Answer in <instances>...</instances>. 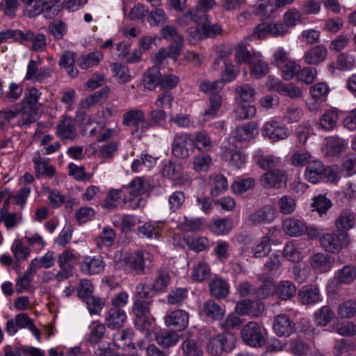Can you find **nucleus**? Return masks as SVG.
Segmentation results:
<instances>
[{
  "label": "nucleus",
  "instance_id": "40",
  "mask_svg": "<svg viewBox=\"0 0 356 356\" xmlns=\"http://www.w3.org/2000/svg\"><path fill=\"white\" fill-rule=\"evenodd\" d=\"M192 141L193 146L200 152L209 151L212 147L211 138L205 131L195 132Z\"/></svg>",
  "mask_w": 356,
  "mask_h": 356
},
{
  "label": "nucleus",
  "instance_id": "5",
  "mask_svg": "<svg viewBox=\"0 0 356 356\" xmlns=\"http://www.w3.org/2000/svg\"><path fill=\"white\" fill-rule=\"evenodd\" d=\"M122 122L125 126L134 127L133 133L138 138H141L150 129V124L145 118L144 111L138 108L130 109L125 112Z\"/></svg>",
  "mask_w": 356,
  "mask_h": 356
},
{
  "label": "nucleus",
  "instance_id": "53",
  "mask_svg": "<svg viewBox=\"0 0 356 356\" xmlns=\"http://www.w3.org/2000/svg\"><path fill=\"white\" fill-rule=\"evenodd\" d=\"M276 288L273 282L270 280H264L262 284L253 292L257 298L266 299L271 296L275 292Z\"/></svg>",
  "mask_w": 356,
  "mask_h": 356
},
{
  "label": "nucleus",
  "instance_id": "62",
  "mask_svg": "<svg viewBox=\"0 0 356 356\" xmlns=\"http://www.w3.org/2000/svg\"><path fill=\"white\" fill-rule=\"evenodd\" d=\"M318 71L312 67H304L298 70L297 79L306 84L312 83L316 79Z\"/></svg>",
  "mask_w": 356,
  "mask_h": 356
},
{
  "label": "nucleus",
  "instance_id": "11",
  "mask_svg": "<svg viewBox=\"0 0 356 356\" xmlns=\"http://www.w3.org/2000/svg\"><path fill=\"white\" fill-rule=\"evenodd\" d=\"M276 217V210L271 205H266L262 208L252 212L248 217V222L252 226L261 224H269Z\"/></svg>",
  "mask_w": 356,
  "mask_h": 356
},
{
  "label": "nucleus",
  "instance_id": "21",
  "mask_svg": "<svg viewBox=\"0 0 356 356\" xmlns=\"http://www.w3.org/2000/svg\"><path fill=\"white\" fill-rule=\"evenodd\" d=\"M105 263L101 256L86 257L81 263V270L86 275H95L103 272Z\"/></svg>",
  "mask_w": 356,
  "mask_h": 356
},
{
  "label": "nucleus",
  "instance_id": "16",
  "mask_svg": "<svg viewBox=\"0 0 356 356\" xmlns=\"http://www.w3.org/2000/svg\"><path fill=\"white\" fill-rule=\"evenodd\" d=\"M327 54V48L323 44H319L306 51L302 58L307 65H318L326 60Z\"/></svg>",
  "mask_w": 356,
  "mask_h": 356
},
{
  "label": "nucleus",
  "instance_id": "10",
  "mask_svg": "<svg viewBox=\"0 0 356 356\" xmlns=\"http://www.w3.org/2000/svg\"><path fill=\"white\" fill-rule=\"evenodd\" d=\"M189 314L183 309L168 311L165 317L164 322L167 327H173L179 331L184 330L188 325Z\"/></svg>",
  "mask_w": 356,
  "mask_h": 356
},
{
  "label": "nucleus",
  "instance_id": "45",
  "mask_svg": "<svg viewBox=\"0 0 356 356\" xmlns=\"http://www.w3.org/2000/svg\"><path fill=\"white\" fill-rule=\"evenodd\" d=\"M250 74L255 79H261L268 73V63L261 59V57L254 58L249 65Z\"/></svg>",
  "mask_w": 356,
  "mask_h": 356
},
{
  "label": "nucleus",
  "instance_id": "36",
  "mask_svg": "<svg viewBox=\"0 0 356 356\" xmlns=\"http://www.w3.org/2000/svg\"><path fill=\"white\" fill-rule=\"evenodd\" d=\"M235 60L236 63H249L254 60V58H257L259 57H262V55L260 52L249 51L247 48L243 44H239L236 49H235Z\"/></svg>",
  "mask_w": 356,
  "mask_h": 356
},
{
  "label": "nucleus",
  "instance_id": "55",
  "mask_svg": "<svg viewBox=\"0 0 356 356\" xmlns=\"http://www.w3.org/2000/svg\"><path fill=\"white\" fill-rule=\"evenodd\" d=\"M255 163L262 169L267 170L275 167L280 163V158L273 155H257L254 156Z\"/></svg>",
  "mask_w": 356,
  "mask_h": 356
},
{
  "label": "nucleus",
  "instance_id": "29",
  "mask_svg": "<svg viewBox=\"0 0 356 356\" xmlns=\"http://www.w3.org/2000/svg\"><path fill=\"white\" fill-rule=\"evenodd\" d=\"M181 336L175 331L165 330L156 334L155 341L163 348L175 346L180 340Z\"/></svg>",
  "mask_w": 356,
  "mask_h": 356
},
{
  "label": "nucleus",
  "instance_id": "63",
  "mask_svg": "<svg viewBox=\"0 0 356 356\" xmlns=\"http://www.w3.org/2000/svg\"><path fill=\"white\" fill-rule=\"evenodd\" d=\"M254 184L253 178L238 179L232 184V190L236 194H241L253 188Z\"/></svg>",
  "mask_w": 356,
  "mask_h": 356
},
{
  "label": "nucleus",
  "instance_id": "32",
  "mask_svg": "<svg viewBox=\"0 0 356 356\" xmlns=\"http://www.w3.org/2000/svg\"><path fill=\"white\" fill-rule=\"evenodd\" d=\"M212 165V159L209 154H199L195 155L191 162L192 169L198 173L207 172Z\"/></svg>",
  "mask_w": 356,
  "mask_h": 356
},
{
  "label": "nucleus",
  "instance_id": "38",
  "mask_svg": "<svg viewBox=\"0 0 356 356\" xmlns=\"http://www.w3.org/2000/svg\"><path fill=\"white\" fill-rule=\"evenodd\" d=\"M314 317L316 325L323 327L334 318V313L329 305H325L315 312Z\"/></svg>",
  "mask_w": 356,
  "mask_h": 356
},
{
  "label": "nucleus",
  "instance_id": "57",
  "mask_svg": "<svg viewBox=\"0 0 356 356\" xmlns=\"http://www.w3.org/2000/svg\"><path fill=\"white\" fill-rule=\"evenodd\" d=\"M289 349L296 356H308L311 352L310 347L299 339H291Z\"/></svg>",
  "mask_w": 356,
  "mask_h": 356
},
{
  "label": "nucleus",
  "instance_id": "25",
  "mask_svg": "<svg viewBox=\"0 0 356 356\" xmlns=\"http://www.w3.org/2000/svg\"><path fill=\"white\" fill-rule=\"evenodd\" d=\"M29 315L26 313H20L15 316V318H10L6 322V330L8 335H15L18 329L25 328L31 321Z\"/></svg>",
  "mask_w": 356,
  "mask_h": 356
},
{
  "label": "nucleus",
  "instance_id": "2",
  "mask_svg": "<svg viewBox=\"0 0 356 356\" xmlns=\"http://www.w3.org/2000/svg\"><path fill=\"white\" fill-rule=\"evenodd\" d=\"M305 178L312 184H317L323 179L335 182L339 179L338 167H325L320 160L315 158L306 167Z\"/></svg>",
  "mask_w": 356,
  "mask_h": 356
},
{
  "label": "nucleus",
  "instance_id": "42",
  "mask_svg": "<svg viewBox=\"0 0 356 356\" xmlns=\"http://www.w3.org/2000/svg\"><path fill=\"white\" fill-rule=\"evenodd\" d=\"M296 287L293 282L281 281L276 287L275 293L282 300H286L296 295Z\"/></svg>",
  "mask_w": 356,
  "mask_h": 356
},
{
  "label": "nucleus",
  "instance_id": "6",
  "mask_svg": "<svg viewBox=\"0 0 356 356\" xmlns=\"http://www.w3.org/2000/svg\"><path fill=\"white\" fill-rule=\"evenodd\" d=\"M150 303V301L142 299H137L134 302L132 312L136 317L135 325L139 330L147 332L152 326Z\"/></svg>",
  "mask_w": 356,
  "mask_h": 356
},
{
  "label": "nucleus",
  "instance_id": "27",
  "mask_svg": "<svg viewBox=\"0 0 356 356\" xmlns=\"http://www.w3.org/2000/svg\"><path fill=\"white\" fill-rule=\"evenodd\" d=\"M300 302L304 305L315 304L322 300L319 289L316 286H307L298 292Z\"/></svg>",
  "mask_w": 356,
  "mask_h": 356
},
{
  "label": "nucleus",
  "instance_id": "49",
  "mask_svg": "<svg viewBox=\"0 0 356 356\" xmlns=\"http://www.w3.org/2000/svg\"><path fill=\"white\" fill-rule=\"evenodd\" d=\"M223 158L236 169L242 168L245 163V156L238 150L227 149L223 153Z\"/></svg>",
  "mask_w": 356,
  "mask_h": 356
},
{
  "label": "nucleus",
  "instance_id": "8",
  "mask_svg": "<svg viewBox=\"0 0 356 356\" xmlns=\"http://www.w3.org/2000/svg\"><path fill=\"white\" fill-rule=\"evenodd\" d=\"M241 337L245 343L252 347H260L265 342L261 327L255 322H250L243 327Z\"/></svg>",
  "mask_w": 356,
  "mask_h": 356
},
{
  "label": "nucleus",
  "instance_id": "17",
  "mask_svg": "<svg viewBox=\"0 0 356 356\" xmlns=\"http://www.w3.org/2000/svg\"><path fill=\"white\" fill-rule=\"evenodd\" d=\"M273 330L278 337H289L295 332V324L286 314L275 317Z\"/></svg>",
  "mask_w": 356,
  "mask_h": 356
},
{
  "label": "nucleus",
  "instance_id": "35",
  "mask_svg": "<svg viewBox=\"0 0 356 356\" xmlns=\"http://www.w3.org/2000/svg\"><path fill=\"white\" fill-rule=\"evenodd\" d=\"M326 152L330 156H339L346 149L348 143L346 140L337 136H332L326 139Z\"/></svg>",
  "mask_w": 356,
  "mask_h": 356
},
{
  "label": "nucleus",
  "instance_id": "24",
  "mask_svg": "<svg viewBox=\"0 0 356 356\" xmlns=\"http://www.w3.org/2000/svg\"><path fill=\"white\" fill-rule=\"evenodd\" d=\"M56 134L61 140H73L76 138L75 122L71 118H65L56 126Z\"/></svg>",
  "mask_w": 356,
  "mask_h": 356
},
{
  "label": "nucleus",
  "instance_id": "18",
  "mask_svg": "<svg viewBox=\"0 0 356 356\" xmlns=\"http://www.w3.org/2000/svg\"><path fill=\"white\" fill-rule=\"evenodd\" d=\"M163 175L171 179L175 184L182 185L188 181L181 165L172 162L166 163L163 169Z\"/></svg>",
  "mask_w": 356,
  "mask_h": 356
},
{
  "label": "nucleus",
  "instance_id": "33",
  "mask_svg": "<svg viewBox=\"0 0 356 356\" xmlns=\"http://www.w3.org/2000/svg\"><path fill=\"white\" fill-rule=\"evenodd\" d=\"M202 311L208 318L213 320L221 319L225 313L224 308L212 299L204 302Z\"/></svg>",
  "mask_w": 356,
  "mask_h": 356
},
{
  "label": "nucleus",
  "instance_id": "3",
  "mask_svg": "<svg viewBox=\"0 0 356 356\" xmlns=\"http://www.w3.org/2000/svg\"><path fill=\"white\" fill-rule=\"evenodd\" d=\"M41 92L35 88H31L19 103L22 110V117L18 122L19 126L32 124L35 121L34 116L38 113L40 106L38 100Z\"/></svg>",
  "mask_w": 356,
  "mask_h": 356
},
{
  "label": "nucleus",
  "instance_id": "56",
  "mask_svg": "<svg viewBox=\"0 0 356 356\" xmlns=\"http://www.w3.org/2000/svg\"><path fill=\"white\" fill-rule=\"evenodd\" d=\"M283 21L287 28L293 27L302 23V15L298 9L291 8L285 13L283 16Z\"/></svg>",
  "mask_w": 356,
  "mask_h": 356
},
{
  "label": "nucleus",
  "instance_id": "61",
  "mask_svg": "<svg viewBox=\"0 0 356 356\" xmlns=\"http://www.w3.org/2000/svg\"><path fill=\"white\" fill-rule=\"evenodd\" d=\"M106 332V327L102 323L93 324L90 326L88 341L92 345L98 343Z\"/></svg>",
  "mask_w": 356,
  "mask_h": 356
},
{
  "label": "nucleus",
  "instance_id": "31",
  "mask_svg": "<svg viewBox=\"0 0 356 356\" xmlns=\"http://www.w3.org/2000/svg\"><path fill=\"white\" fill-rule=\"evenodd\" d=\"M209 286L211 296L218 299L225 298L229 293L228 283L221 278L213 279Z\"/></svg>",
  "mask_w": 356,
  "mask_h": 356
},
{
  "label": "nucleus",
  "instance_id": "48",
  "mask_svg": "<svg viewBox=\"0 0 356 356\" xmlns=\"http://www.w3.org/2000/svg\"><path fill=\"white\" fill-rule=\"evenodd\" d=\"M270 238L264 236L260 238L252 248V253L255 258H262L269 253L270 251Z\"/></svg>",
  "mask_w": 356,
  "mask_h": 356
},
{
  "label": "nucleus",
  "instance_id": "46",
  "mask_svg": "<svg viewBox=\"0 0 356 356\" xmlns=\"http://www.w3.org/2000/svg\"><path fill=\"white\" fill-rule=\"evenodd\" d=\"M338 119L337 111L334 109H328L321 117L320 126L325 131H331L336 127Z\"/></svg>",
  "mask_w": 356,
  "mask_h": 356
},
{
  "label": "nucleus",
  "instance_id": "58",
  "mask_svg": "<svg viewBox=\"0 0 356 356\" xmlns=\"http://www.w3.org/2000/svg\"><path fill=\"white\" fill-rule=\"evenodd\" d=\"M330 88L325 82L317 83L310 87L311 97L316 99L325 101L329 94Z\"/></svg>",
  "mask_w": 356,
  "mask_h": 356
},
{
  "label": "nucleus",
  "instance_id": "34",
  "mask_svg": "<svg viewBox=\"0 0 356 356\" xmlns=\"http://www.w3.org/2000/svg\"><path fill=\"white\" fill-rule=\"evenodd\" d=\"M257 129L256 124L249 122L236 128L235 138L239 142H248L254 138Z\"/></svg>",
  "mask_w": 356,
  "mask_h": 356
},
{
  "label": "nucleus",
  "instance_id": "14",
  "mask_svg": "<svg viewBox=\"0 0 356 356\" xmlns=\"http://www.w3.org/2000/svg\"><path fill=\"white\" fill-rule=\"evenodd\" d=\"M34 163L35 173L37 178H51L56 173L55 168L49 165V159L42 157L39 152L35 154L32 159Z\"/></svg>",
  "mask_w": 356,
  "mask_h": 356
},
{
  "label": "nucleus",
  "instance_id": "37",
  "mask_svg": "<svg viewBox=\"0 0 356 356\" xmlns=\"http://www.w3.org/2000/svg\"><path fill=\"white\" fill-rule=\"evenodd\" d=\"M236 100L238 103L252 102L254 99L255 89L250 84L245 83L236 88Z\"/></svg>",
  "mask_w": 356,
  "mask_h": 356
},
{
  "label": "nucleus",
  "instance_id": "1",
  "mask_svg": "<svg viewBox=\"0 0 356 356\" xmlns=\"http://www.w3.org/2000/svg\"><path fill=\"white\" fill-rule=\"evenodd\" d=\"M121 253L114 256V263L117 268H125L134 272L137 275L148 273L154 266V256L147 250H136L126 254L121 260Z\"/></svg>",
  "mask_w": 356,
  "mask_h": 356
},
{
  "label": "nucleus",
  "instance_id": "4",
  "mask_svg": "<svg viewBox=\"0 0 356 356\" xmlns=\"http://www.w3.org/2000/svg\"><path fill=\"white\" fill-rule=\"evenodd\" d=\"M319 241L322 248L332 254L339 253L343 248H346L350 243L348 234L340 232L323 234Z\"/></svg>",
  "mask_w": 356,
  "mask_h": 356
},
{
  "label": "nucleus",
  "instance_id": "52",
  "mask_svg": "<svg viewBox=\"0 0 356 356\" xmlns=\"http://www.w3.org/2000/svg\"><path fill=\"white\" fill-rule=\"evenodd\" d=\"M109 89L108 88H104L101 90L86 97L80 102L79 107L88 109L95 106L103 97L107 95Z\"/></svg>",
  "mask_w": 356,
  "mask_h": 356
},
{
  "label": "nucleus",
  "instance_id": "43",
  "mask_svg": "<svg viewBox=\"0 0 356 356\" xmlns=\"http://www.w3.org/2000/svg\"><path fill=\"white\" fill-rule=\"evenodd\" d=\"M337 315L342 319L353 318L356 316V300H348L341 302L337 307Z\"/></svg>",
  "mask_w": 356,
  "mask_h": 356
},
{
  "label": "nucleus",
  "instance_id": "30",
  "mask_svg": "<svg viewBox=\"0 0 356 356\" xmlns=\"http://www.w3.org/2000/svg\"><path fill=\"white\" fill-rule=\"evenodd\" d=\"M209 107L205 109L203 114L202 124L214 118L222 105V98L219 94H213L209 98Z\"/></svg>",
  "mask_w": 356,
  "mask_h": 356
},
{
  "label": "nucleus",
  "instance_id": "28",
  "mask_svg": "<svg viewBox=\"0 0 356 356\" xmlns=\"http://www.w3.org/2000/svg\"><path fill=\"white\" fill-rule=\"evenodd\" d=\"M332 257L324 253H316L311 259V266L319 273L328 272L332 266Z\"/></svg>",
  "mask_w": 356,
  "mask_h": 356
},
{
  "label": "nucleus",
  "instance_id": "44",
  "mask_svg": "<svg viewBox=\"0 0 356 356\" xmlns=\"http://www.w3.org/2000/svg\"><path fill=\"white\" fill-rule=\"evenodd\" d=\"M161 74L156 67H152L147 70L143 75L144 86L149 90H154L160 85Z\"/></svg>",
  "mask_w": 356,
  "mask_h": 356
},
{
  "label": "nucleus",
  "instance_id": "41",
  "mask_svg": "<svg viewBox=\"0 0 356 356\" xmlns=\"http://www.w3.org/2000/svg\"><path fill=\"white\" fill-rule=\"evenodd\" d=\"M211 273L209 264L205 261H200L194 266L191 277L195 281L203 282L210 277Z\"/></svg>",
  "mask_w": 356,
  "mask_h": 356
},
{
  "label": "nucleus",
  "instance_id": "20",
  "mask_svg": "<svg viewBox=\"0 0 356 356\" xmlns=\"http://www.w3.org/2000/svg\"><path fill=\"white\" fill-rule=\"evenodd\" d=\"M286 181V176L280 170H270L261 178V183L266 188H280L285 185Z\"/></svg>",
  "mask_w": 356,
  "mask_h": 356
},
{
  "label": "nucleus",
  "instance_id": "47",
  "mask_svg": "<svg viewBox=\"0 0 356 356\" xmlns=\"http://www.w3.org/2000/svg\"><path fill=\"white\" fill-rule=\"evenodd\" d=\"M232 221L228 218L213 220L210 225L211 230L216 235H225L232 229Z\"/></svg>",
  "mask_w": 356,
  "mask_h": 356
},
{
  "label": "nucleus",
  "instance_id": "9",
  "mask_svg": "<svg viewBox=\"0 0 356 356\" xmlns=\"http://www.w3.org/2000/svg\"><path fill=\"white\" fill-rule=\"evenodd\" d=\"M193 148L192 136L190 134H180L175 137L172 150L176 157L179 159L188 158Z\"/></svg>",
  "mask_w": 356,
  "mask_h": 356
},
{
  "label": "nucleus",
  "instance_id": "19",
  "mask_svg": "<svg viewBox=\"0 0 356 356\" xmlns=\"http://www.w3.org/2000/svg\"><path fill=\"white\" fill-rule=\"evenodd\" d=\"M131 198L128 197L123 187L120 189H112L108 192L103 207L108 209H114L121 201L125 204L131 202Z\"/></svg>",
  "mask_w": 356,
  "mask_h": 356
},
{
  "label": "nucleus",
  "instance_id": "12",
  "mask_svg": "<svg viewBox=\"0 0 356 356\" xmlns=\"http://www.w3.org/2000/svg\"><path fill=\"white\" fill-rule=\"evenodd\" d=\"M262 134L273 141H279L287 138L289 131L280 122L270 120L264 125Z\"/></svg>",
  "mask_w": 356,
  "mask_h": 356
},
{
  "label": "nucleus",
  "instance_id": "7",
  "mask_svg": "<svg viewBox=\"0 0 356 356\" xmlns=\"http://www.w3.org/2000/svg\"><path fill=\"white\" fill-rule=\"evenodd\" d=\"M149 185L146 180L141 177L134 179L127 186H124L126 194L131 198V202L129 208L135 209L139 207L141 198L139 196L145 193L149 188Z\"/></svg>",
  "mask_w": 356,
  "mask_h": 356
},
{
  "label": "nucleus",
  "instance_id": "15",
  "mask_svg": "<svg viewBox=\"0 0 356 356\" xmlns=\"http://www.w3.org/2000/svg\"><path fill=\"white\" fill-rule=\"evenodd\" d=\"M335 227L341 233H347L356 225V213L350 209L341 211L335 220Z\"/></svg>",
  "mask_w": 356,
  "mask_h": 356
},
{
  "label": "nucleus",
  "instance_id": "59",
  "mask_svg": "<svg viewBox=\"0 0 356 356\" xmlns=\"http://www.w3.org/2000/svg\"><path fill=\"white\" fill-rule=\"evenodd\" d=\"M278 205L281 213L289 215L296 209V200L291 196L284 195L280 199Z\"/></svg>",
  "mask_w": 356,
  "mask_h": 356
},
{
  "label": "nucleus",
  "instance_id": "51",
  "mask_svg": "<svg viewBox=\"0 0 356 356\" xmlns=\"http://www.w3.org/2000/svg\"><path fill=\"white\" fill-rule=\"evenodd\" d=\"M335 275L343 284H350L356 280V268L353 265H346L339 269Z\"/></svg>",
  "mask_w": 356,
  "mask_h": 356
},
{
  "label": "nucleus",
  "instance_id": "13",
  "mask_svg": "<svg viewBox=\"0 0 356 356\" xmlns=\"http://www.w3.org/2000/svg\"><path fill=\"white\" fill-rule=\"evenodd\" d=\"M264 310V305L260 301L243 300L236 303L235 311L240 315H248L252 317L260 316Z\"/></svg>",
  "mask_w": 356,
  "mask_h": 356
},
{
  "label": "nucleus",
  "instance_id": "39",
  "mask_svg": "<svg viewBox=\"0 0 356 356\" xmlns=\"http://www.w3.org/2000/svg\"><path fill=\"white\" fill-rule=\"evenodd\" d=\"M110 67L113 76L118 80V83H126L131 80V76L128 67L126 65L115 62L112 63Z\"/></svg>",
  "mask_w": 356,
  "mask_h": 356
},
{
  "label": "nucleus",
  "instance_id": "26",
  "mask_svg": "<svg viewBox=\"0 0 356 356\" xmlns=\"http://www.w3.org/2000/svg\"><path fill=\"white\" fill-rule=\"evenodd\" d=\"M104 58V54L99 51L81 55L76 60L78 66L82 70H88L97 67Z\"/></svg>",
  "mask_w": 356,
  "mask_h": 356
},
{
  "label": "nucleus",
  "instance_id": "60",
  "mask_svg": "<svg viewBox=\"0 0 356 356\" xmlns=\"http://www.w3.org/2000/svg\"><path fill=\"white\" fill-rule=\"evenodd\" d=\"M11 251L16 261L26 259L31 253L30 249L19 240H15L13 242Z\"/></svg>",
  "mask_w": 356,
  "mask_h": 356
},
{
  "label": "nucleus",
  "instance_id": "23",
  "mask_svg": "<svg viewBox=\"0 0 356 356\" xmlns=\"http://www.w3.org/2000/svg\"><path fill=\"white\" fill-rule=\"evenodd\" d=\"M127 321V315L124 310L117 307L110 308L105 318V323L108 328L119 329Z\"/></svg>",
  "mask_w": 356,
  "mask_h": 356
},
{
  "label": "nucleus",
  "instance_id": "22",
  "mask_svg": "<svg viewBox=\"0 0 356 356\" xmlns=\"http://www.w3.org/2000/svg\"><path fill=\"white\" fill-rule=\"evenodd\" d=\"M283 230L290 236L298 237L305 234V232L307 230V226L301 220L288 218L283 222Z\"/></svg>",
  "mask_w": 356,
  "mask_h": 356
},
{
  "label": "nucleus",
  "instance_id": "50",
  "mask_svg": "<svg viewBox=\"0 0 356 356\" xmlns=\"http://www.w3.org/2000/svg\"><path fill=\"white\" fill-rule=\"evenodd\" d=\"M168 17L166 13L161 8L154 7L147 16V21L152 26H158L164 24Z\"/></svg>",
  "mask_w": 356,
  "mask_h": 356
},
{
  "label": "nucleus",
  "instance_id": "64",
  "mask_svg": "<svg viewBox=\"0 0 356 356\" xmlns=\"http://www.w3.org/2000/svg\"><path fill=\"white\" fill-rule=\"evenodd\" d=\"M170 280V277L168 271L159 270L152 284V289L156 291H162L168 286Z\"/></svg>",
  "mask_w": 356,
  "mask_h": 356
},
{
  "label": "nucleus",
  "instance_id": "54",
  "mask_svg": "<svg viewBox=\"0 0 356 356\" xmlns=\"http://www.w3.org/2000/svg\"><path fill=\"white\" fill-rule=\"evenodd\" d=\"M315 157L310 154L309 152L305 150H299L294 152L291 157V164L296 167L307 166L309 163L314 160Z\"/></svg>",
  "mask_w": 356,
  "mask_h": 356
}]
</instances>
